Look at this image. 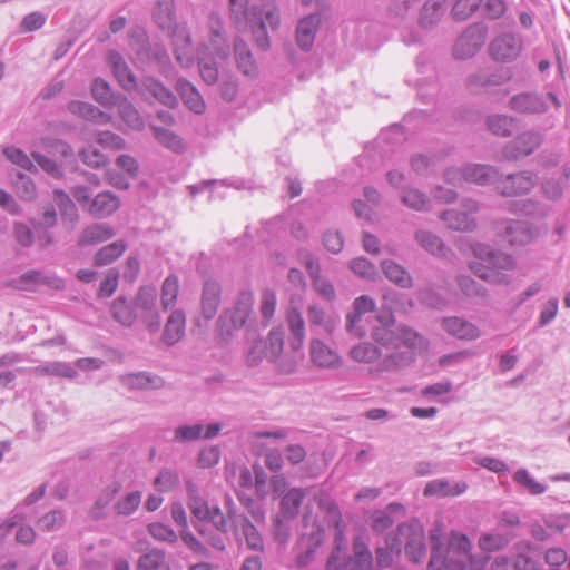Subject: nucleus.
<instances>
[{"mask_svg":"<svg viewBox=\"0 0 570 570\" xmlns=\"http://www.w3.org/2000/svg\"><path fill=\"white\" fill-rule=\"evenodd\" d=\"M401 202L406 207L417 212L428 210L430 207V199L428 196L421 190L411 187L402 188Z\"/></svg>","mask_w":570,"mask_h":570,"instance_id":"50","label":"nucleus"},{"mask_svg":"<svg viewBox=\"0 0 570 570\" xmlns=\"http://www.w3.org/2000/svg\"><path fill=\"white\" fill-rule=\"evenodd\" d=\"M465 181L478 185H494L498 178V169L489 165L469 164L464 166Z\"/></svg>","mask_w":570,"mask_h":570,"instance_id":"27","label":"nucleus"},{"mask_svg":"<svg viewBox=\"0 0 570 570\" xmlns=\"http://www.w3.org/2000/svg\"><path fill=\"white\" fill-rule=\"evenodd\" d=\"M155 23L165 32L177 24L174 0H159L153 11Z\"/></svg>","mask_w":570,"mask_h":570,"instance_id":"32","label":"nucleus"},{"mask_svg":"<svg viewBox=\"0 0 570 570\" xmlns=\"http://www.w3.org/2000/svg\"><path fill=\"white\" fill-rule=\"evenodd\" d=\"M445 12L444 0H429L424 3L420 23L423 28H431L436 24Z\"/></svg>","mask_w":570,"mask_h":570,"instance_id":"46","label":"nucleus"},{"mask_svg":"<svg viewBox=\"0 0 570 570\" xmlns=\"http://www.w3.org/2000/svg\"><path fill=\"white\" fill-rule=\"evenodd\" d=\"M142 493L138 490L127 493L114 504L115 514L118 517L131 515L139 508Z\"/></svg>","mask_w":570,"mask_h":570,"instance_id":"55","label":"nucleus"},{"mask_svg":"<svg viewBox=\"0 0 570 570\" xmlns=\"http://www.w3.org/2000/svg\"><path fill=\"white\" fill-rule=\"evenodd\" d=\"M222 303V285L208 278L204 282L200 294V317L207 323L212 321Z\"/></svg>","mask_w":570,"mask_h":570,"instance_id":"12","label":"nucleus"},{"mask_svg":"<svg viewBox=\"0 0 570 570\" xmlns=\"http://www.w3.org/2000/svg\"><path fill=\"white\" fill-rule=\"evenodd\" d=\"M67 109L70 114L97 125H106L111 120L110 115L86 101L71 100L68 102Z\"/></svg>","mask_w":570,"mask_h":570,"instance_id":"19","label":"nucleus"},{"mask_svg":"<svg viewBox=\"0 0 570 570\" xmlns=\"http://www.w3.org/2000/svg\"><path fill=\"white\" fill-rule=\"evenodd\" d=\"M247 26H249L252 30L253 39L257 48L262 51H267L271 47V41L262 13L259 12V14L253 19V22H248Z\"/></svg>","mask_w":570,"mask_h":570,"instance_id":"58","label":"nucleus"},{"mask_svg":"<svg viewBox=\"0 0 570 570\" xmlns=\"http://www.w3.org/2000/svg\"><path fill=\"white\" fill-rule=\"evenodd\" d=\"M415 240L419 245L432 255L443 256L445 254V246L442 239L435 234L420 229L415 232Z\"/></svg>","mask_w":570,"mask_h":570,"instance_id":"53","label":"nucleus"},{"mask_svg":"<svg viewBox=\"0 0 570 570\" xmlns=\"http://www.w3.org/2000/svg\"><path fill=\"white\" fill-rule=\"evenodd\" d=\"M385 544L397 556L404 548L407 559L413 563H420L426 554L425 533L417 521L399 524L394 532L386 535Z\"/></svg>","mask_w":570,"mask_h":570,"instance_id":"3","label":"nucleus"},{"mask_svg":"<svg viewBox=\"0 0 570 570\" xmlns=\"http://www.w3.org/2000/svg\"><path fill=\"white\" fill-rule=\"evenodd\" d=\"M209 43L217 58L226 60L229 57V46L223 37V27L219 21L210 27Z\"/></svg>","mask_w":570,"mask_h":570,"instance_id":"57","label":"nucleus"},{"mask_svg":"<svg viewBox=\"0 0 570 570\" xmlns=\"http://www.w3.org/2000/svg\"><path fill=\"white\" fill-rule=\"evenodd\" d=\"M513 538H515V534L511 531L507 533H485L480 537L479 547L484 552L502 550Z\"/></svg>","mask_w":570,"mask_h":570,"instance_id":"48","label":"nucleus"},{"mask_svg":"<svg viewBox=\"0 0 570 570\" xmlns=\"http://www.w3.org/2000/svg\"><path fill=\"white\" fill-rule=\"evenodd\" d=\"M91 95L95 101H97L100 106L104 108H111L115 107V104L118 100V97H120L122 94L115 92L111 89V86L109 82H107L105 79L100 77H96L92 80L91 87Z\"/></svg>","mask_w":570,"mask_h":570,"instance_id":"33","label":"nucleus"},{"mask_svg":"<svg viewBox=\"0 0 570 570\" xmlns=\"http://www.w3.org/2000/svg\"><path fill=\"white\" fill-rule=\"evenodd\" d=\"M441 326L449 335L463 341H474L481 335L476 325L458 316L444 317Z\"/></svg>","mask_w":570,"mask_h":570,"instance_id":"16","label":"nucleus"},{"mask_svg":"<svg viewBox=\"0 0 570 570\" xmlns=\"http://www.w3.org/2000/svg\"><path fill=\"white\" fill-rule=\"evenodd\" d=\"M126 248L124 240H116L101 247L94 256V265L98 267L110 265L125 253Z\"/></svg>","mask_w":570,"mask_h":570,"instance_id":"44","label":"nucleus"},{"mask_svg":"<svg viewBox=\"0 0 570 570\" xmlns=\"http://www.w3.org/2000/svg\"><path fill=\"white\" fill-rule=\"evenodd\" d=\"M384 276L400 288H411L413 279L410 273L392 259H385L381 264Z\"/></svg>","mask_w":570,"mask_h":570,"instance_id":"34","label":"nucleus"},{"mask_svg":"<svg viewBox=\"0 0 570 570\" xmlns=\"http://www.w3.org/2000/svg\"><path fill=\"white\" fill-rule=\"evenodd\" d=\"M287 322L292 334L289 345L294 351H297L302 347L305 337L304 320L301 313L293 309L287 315Z\"/></svg>","mask_w":570,"mask_h":570,"instance_id":"52","label":"nucleus"},{"mask_svg":"<svg viewBox=\"0 0 570 570\" xmlns=\"http://www.w3.org/2000/svg\"><path fill=\"white\" fill-rule=\"evenodd\" d=\"M108 63L119 86L126 91L137 90L139 83L124 57L116 50L108 53Z\"/></svg>","mask_w":570,"mask_h":570,"instance_id":"13","label":"nucleus"},{"mask_svg":"<svg viewBox=\"0 0 570 570\" xmlns=\"http://www.w3.org/2000/svg\"><path fill=\"white\" fill-rule=\"evenodd\" d=\"M305 493L302 489L293 488L288 490L281 499L279 511L286 520H293L299 512L301 504Z\"/></svg>","mask_w":570,"mask_h":570,"instance_id":"37","label":"nucleus"},{"mask_svg":"<svg viewBox=\"0 0 570 570\" xmlns=\"http://www.w3.org/2000/svg\"><path fill=\"white\" fill-rule=\"evenodd\" d=\"M157 289L154 286H141L135 297V307L145 312H153L157 301Z\"/></svg>","mask_w":570,"mask_h":570,"instance_id":"62","label":"nucleus"},{"mask_svg":"<svg viewBox=\"0 0 570 570\" xmlns=\"http://www.w3.org/2000/svg\"><path fill=\"white\" fill-rule=\"evenodd\" d=\"M176 90L179 94L184 105L193 112L200 115L205 111V101L196 87L187 79L179 78L176 83Z\"/></svg>","mask_w":570,"mask_h":570,"instance_id":"22","label":"nucleus"},{"mask_svg":"<svg viewBox=\"0 0 570 570\" xmlns=\"http://www.w3.org/2000/svg\"><path fill=\"white\" fill-rule=\"evenodd\" d=\"M116 235L114 228L107 224H92L86 227L79 236V245H95L106 242Z\"/></svg>","mask_w":570,"mask_h":570,"instance_id":"35","label":"nucleus"},{"mask_svg":"<svg viewBox=\"0 0 570 570\" xmlns=\"http://www.w3.org/2000/svg\"><path fill=\"white\" fill-rule=\"evenodd\" d=\"M440 218L448 228L458 232H472L476 228V222L466 212L454 208L441 213Z\"/></svg>","mask_w":570,"mask_h":570,"instance_id":"26","label":"nucleus"},{"mask_svg":"<svg viewBox=\"0 0 570 570\" xmlns=\"http://www.w3.org/2000/svg\"><path fill=\"white\" fill-rule=\"evenodd\" d=\"M13 187L21 199L31 200L36 197V185L28 175L18 173L13 179Z\"/></svg>","mask_w":570,"mask_h":570,"instance_id":"63","label":"nucleus"},{"mask_svg":"<svg viewBox=\"0 0 570 570\" xmlns=\"http://www.w3.org/2000/svg\"><path fill=\"white\" fill-rule=\"evenodd\" d=\"M249 0H229L230 18L236 24L253 22L257 13V7H248Z\"/></svg>","mask_w":570,"mask_h":570,"instance_id":"47","label":"nucleus"},{"mask_svg":"<svg viewBox=\"0 0 570 570\" xmlns=\"http://www.w3.org/2000/svg\"><path fill=\"white\" fill-rule=\"evenodd\" d=\"M121 383L130 390L160 389L164 386V380L148 372H137L122 375Z\"/></svg>","mask_w":570,"mask_h":570,"instance_id":"25","label":"nucleus"},{"mask_svg":"<svg viewBox=\"0 0 570 570\" xmlns=\"http://www.w3.org/2000/svg\"><path fill=\"white\" fill-rule=\"evenodd\" d=\"M186 316L181 309H174L164 327L161 341L167 346H173L185 335Z\"/></svg>","mask_w":570,"mask_h":570,"instance_id":"21","label":"nucleus"},{"mask_svg":"<svg viewBox=\"0 0 570 570\" xmlns=\"http://www.w3.org/2000/svg\"><path fill=\"white\" fill-rule=\"evenodd\" d=\"M523 50L522 37L514 32H503L493 38L489 45L490 57L498 62H512Z\"/></svg>","mask_w":570,"mask_h":570,"instance_id":"7","label":"nucleus"},{"mask_svg":"<svg viewBox=\"0 0 570 570\" xmlns=\"http://www.w3.org/2000/svg\"><path fill=\"white\" fill-rule=\"evenodd\" d=\"M343 570H373V556L365 543L354 542V554L348 557Z\"/></svg>","mask_w":570,"mask_h":570,"instance_id":"36","label":"nucleus"},{"mask_svg":"<svg viewBox=\"0 0 570 570\" xmlns=\"http://www.w3.org/2000/svg\"><path fill=\"white\" fill-rule=\"evenodd\" d=\"M375 302L367 295H362L353 302V311L346 316V331L355 337H363L366 331L358 325L364 314L373 312Z\"/></svg>","mask_w":570,"mask_h":570,"instance_id":"14","label":"nucleus"},{"mask_svg":"<svg viewBox=\"0 0 570 570\" xmlns=\"http://www.w3.org/2000/svg\"><path fill=\"white\" fill-rule=\"evenodd\" d=\"M311 358L320 367H334L341 362L338 354L320 340L311 342Z\"/></svg>","mask_w":570,"mask_h":570,"instance_id":"30","label":"nucleus"},{"mask_svg":"<svg viewBox=\"0 0 570 570\" xmlns=\"http://www.w3.org/2000/svg\"><path fill=\"white\" fill-rule=\"evenodd\" d=\"M138 570H171L166 562V552L159 548H153L142 553L137 561Z\"/></svg>","mask_w":570,"mask_h":570,"instance_id":"40","label":"nucleus"},{"mask_svg":"<svg viewBox=\"0 0 570 570\" xmlns=\"http://www.w3.org/2000/svg\"><path fill=\"white\" fill-rule=\"evenodd\" d=\"M165 32L171 38L175 59L179 63H183L185 60L188 61L191 39L186 26L177 23L173 29H168Z\"/></svg>","mask_w":570,"mask_h":570,"instance_id":"18","label":"nucleus"},{"mask_svg":"<svg viewBox=\"0 0 570 570\" xmlns=\"http://www.w3.org/2000/svg\"><path fill=\"white\" fill-rule=\"evenodd\" d=\"M431 557L429 561V570H452L451 558L448 548L444 547L440 537L431 533Z\"/></svg>","mask_w":570,"mask_h":570,"instance_id":"29","label":"nucleus"},{"mask_svg":"<svg viewBox=\"0 0 570 570\" xmlns=\"http://www.w3.org/2000/svg\"><path fill=\"white\" fill-rule=\"evenodd\" d=\"M120 206L119 198L111 191L97 194L88 205V212L97 218L111 216Z\"/></svg>","mask_w":570,"mask_h":570,"instance_id":"20","label":"nucleus"},{"mask_svg":"<svg viewBox=\"0 0 570 570\" xmlns=\"http://www.w3.org/2000/svg\"><path fill=\"white\" fill-rule=\"evenodd\" d=\"M111 315L116 322L124 326H131L137 317L135 304L119 296L111 304Z\"/></svg>","mask_w":570,"mask_h":570,"instance_id":"41","label":"nucleus"},{"mask_svg":"<svg viewBox=\"0 0 570 570\" xmlns=\"http://www.w3.org/2000/svg\"><path fill=\"white\" fill-rule=\"evenodd\" d=\"M19 284L22 289H31V285H47L51 288H61L62 281L59 277L46 275L40 271L30 269L19 277Z\"/></svg>","mask_w":570,"mask_h":570,"instance_id":"38","label":"nucleus"},{"mask_svg":"<svg viewBox=\"0 0 570 570\" xmlns=\"http://www.w3.org/2000/svg\"><path fill=\"white\" fill-rule=\"evenodd\" d=\"M350 355L354 361L371 363L380 358L381 352L377 346L365 342L354 346Z\"/></svg>","mask_w":570,"mask_h":570,"instance_id":"60","label":"nucleus"},{"mask_svg":"<svg viewBox=\"0 0 570 570\" xmlns=\"http://www.w3.org/2000/svg\"><path fill=\"white\" fill-rule=\"evenodd\" d=\"M513 550V570H542L541 561L531 556L532 544L530 542L520 541L514 544Z\"/></svg>","mask_w":570,"mask_h":570,"instance_id":"23","label":"nucleus"},{"mask_svg":"<svg viewBox=\"0 0 570 570\" xmlns=\"http://www.w3.org/2000/svg\"><path fill=\"white\" fill-rule=\"evenodd\" d=\"M488 130L494 136L511 137L515 127L517 119L509 115L493 114L485 118Z\"/></svg>","mask_w":570,"mask_h":570,"instance_id":"31","label":"nucleus"},{"mask_svg":"<svg viewBox=\"0 0 570 570\" xmlns=\"http://www.w3.org/2000/svg\"><path fill=\"white\" fill-rule=\"evenodd\" d=\"M321 23L322 17L320 12L311 13L298 21L296 43L303 51L307 52L312 49Z\"/></svg>","mask_w":570,"mask_h":570,"instance_id":"15","label":"nucleus"},{"mask_svg":"<svg viewBox=\"0 0 570 570\" xmlns=\"http://www.w3.org/2000/svg\"><path fill=\"white\" fill-rule=\"evenodd\" d=\"M187 505L191 514L198 520H205L209 514L208 503L200 497L197 487L191 482H186Z\"/></svg>","mask_w":570,"mask_h":570,"instance_id":"43","label":"nucleus"},{"mask_svg":"<svg viewBox=\"0 0 570 570\" xmlns=\"http://www.w3.org/2000/svg\"><path fill=\"white\" fill-rule=\"evenodd\" d=\"M423 341V337L413 328L399 324L397 325V337H396V348L401 346L406 347V351L413 352L414 348H417Z\"/></svg>","mask_w":570,"mask_h":570,"instance_id":"56","label":"nucleus"},{"mask_svg":"<svg viewBox=\"0 0 570 570\" xmlns=\"http://www.w3.org/2000/svg\"><path fill=\"white\" fill-rule=\"evenodd\" d=\"M456 283L460 291L466 297H485V287L469 275H459Z\"/></svg>","mask_w":570,"mask_h":570,"instance_id":"61","label":"nucleus"},{"mask_svg":"<svg viewBox=\"0 0 570 570\" xmlns=\"http://www.w3.org/2000/svg\"><path fill=\"white\" fill-rule=\"evenodd\" d=\"M348 266L355 275L366 281H374L379 275L376 266L363 256L353 258Z\"/></svg>","mask_w":570,"mask_h":570,"instance_id":"59","label":"nucleus"},{"mask_svg":"<svg viewBox=\"0 0 570 570\" xmlns=\"http://www.w3.org/2000/svg\"><path fill=\"white\" fill-rule=\"evenodd\" d=\"M448 553L452 559V570H480L483 564L480 567L475 566L473 562V557L471 554V541L465 534L459 532H452L449 542H448Z\"/></svg>","mask_w":570,"mask_h":570,"instance_id":"9","label":"nucleus"},{"mask_svg":"<svg viewBox=\"0 0 570 570\" xmlns=\"http://www.w3.org/2000/svg\"><path fill=\"white\" fill-rule=\"evenodd\" d=\"M154 134L155 139L163 145L164 147L168 148L169 150L174 153H183L185 149L184 140L176 135L174 131L159 127V126H151L150 127Z\"/></svg>","mask_w":570,"mask_h":570,"instance_id":"51","label":"nucleus"},{"mask_svg":"<svg viewBox=\"0 0 570 570\" xmlns=\"http://www.w3.org/2000/svg\"><path fill=\"white\" fill-rule=\"evenodd\" d=\"M137 91L145 100L154 99L158 104L170 109L178 107V99L173 90L155 77H142Z\"/></svg>","mask_w":570,"mask_h":570,"instance_id":"11","label":"nucleus"},{"mask_svg":"<svg viewBox=\"0 0 570 570\" xmlns=\"http://www.w3.org/2000/svg\"><path fill=\"white\" fill-rule=\"evenodd\" d=\"M538 176L531 170H521L503 175L498 171L495 189L504 197H517L529 194L537 185Z\"/></svg>","mask_w":570,"mask_h":570,"instance_id":"5","label":"nucleus"},{"mask_svg":"<svg viewBox=\"0 0 570 570\" xmlns=\"http://www.w3.org/2000/svg\"><path fill=\"white\" fill-rule=\"evenodd\" d=\"M379 325L372 330V338L385 347L396 348L397 325L392 315L380 317Z\"/></svg>","mask_w":570,"mask_h":570,"instance_id":"24","label":"nucleus"},{"mask_svg":"<svg viewBox=\"0 0 570 570\" xmlns=\"http://www.w3.org/2000/svg\"><path fill=\"white\" fill-rule=\"evenodd\" d=\"M488 27L483 22L470 24L458 38L453 47L456 59H469L475 56L485 42Z\"/></svg>","mask_w":570,"mask_h":570,"instance_id":"6","label":"nucleus"},{"mask_svg":"<svg viewBox=\"0 0 570 570\" xmlns=\"http://www.w3.org/2000/svg\"><path fill=\"white\" fill-rule=\"evenodd\" d=\"M508 107L521 116H542L550 109L546 97L534 90L521 91L511 96Z\"/></svg>","mask_w":570,"mask_h":570,"instance_id":"8","label":"nucleus"},{"mask_svg":"<svg viewBox=\"0 0 570 570\" xmlns=\"http://www.w3.org/2000/svg\"><path fill=\"white\" fill-rule=\"evenodd\" d=\"M35 373L39 375H51L67 379H73L78 374L77 370L71 364L66 362H52L38 365L35 367Z\"/></svg>","mask_w":570,"mask_h":570,"instance_id":"54","label":"nucleus"},{"mask_svg":"<svg viewBox=\"0 0 570 570\" xmlns=\"http://www.w3.org/2000/svg\"><path fill=\"white\" fill-rule=\"evenodd\" d=\"M3 155L7 157V159L20 168L27 171H37V167L22 149L14 146L7 147L3 149Z\"/></svg>","mask_w":570,"mask_h":570,"instance_id":"64","label":"nucleus"},{"mask_svg":"<svg viewBox=\"0 0 570 570\" xmlns=\"http://www.w3.org/2000/svg\"><path fill=\"white\" fill-rule=\"evenodd\" d=\"M543 141L544 136L540 131L525 130L503 146L501 150L502 158L508 161L523 159L539 149Z\"/></svg>","mask_w":570,"mask_h":570,"instance_id":"4","label":"nucleus"},{"mask_svg":"<svg viewBox=\"0 0 570 570\" xmlns=\"http://www.w3.org/2000/svg\"><path fill=\"white\" fill-rule=\"evenodd\" d=\"M239 522L236 524L242 529L248 549L254 551H263L264 542L261 533L256 527L249 521V519L242 514L238 517Z\"/></svg>","mask_w":570,"mask_h":570,"instance_id":"49","label":"nucleus"},{"mask_svg":"<svg viewBox=\"0 0 570 570\" xmlns=\"http://www.w3.org/2000/svg\"><path fill=\"white\" fill-rule=\"evenodd\" d=\"M115 106L118 108L119 117L132 129H142L144 120L129 99L121 95Z\"/></svg>","mask_w":570,"mask_h":570,"instance_id":"42","label":"nucleus"},{"mask_svg":"<svg viewBox=\"0 0 570 570\" xmlns=\"http://www.w3.org/2000/svg\"><path fill=\"white\" fill-rule=\"evenodd\" d=\"M468 485L465 482H456L452 484L446 480L436 479L426 483L423 494L425 497H456L464 493Z\"/></svg>","mask_w":570,"mask_h":570,"instance_id":"28","label":"nucleus"},{"mask_svg":"<svg viewBox=\"0 0 570 570\" xmlns=\"http://www.w3.org/2000/svg\"><path fill=\"white\" fill-rule=\"evenodd\" d=\"M413 360V352L396 350L381 360L377 364L376 372H392L409 365Z\"/></svg>","mask_w":570,"mask_h":570,"instance_id":"45","label":"nucleus"},{"mask_svg":"<svg viewBox=\"0 0 570 570\" xmlns=\"http://www.w3.org/2000/svg\"><path fill=\"white\" fill-rule=\"evenodd\" d=\"M234 58L237 69L248 78H256L258 67L248 45L239 37L234 39Z\"/></svg>","mask_w":570,"mask_h":570,"instance_id":"17","label":"nucleus"},{"mask_svg":"<svg viewBox=\"0 0 570 570\" xmlns=\"http://www.w3.org/2000/svg\"><path fill=\"white\" fill-rule=\"evenodd\" d=\"M501 239L511 246H524L534 238V232L528 222L504 219L497 224Z\"/></svg>","mask_w":570,"mask_h":570,"instance_id":"10","label":"nucleus"},{"mask_svg":"<svg viewBox=\"0 0 570 570\" xmlns=\"http://www.w3.org/2000/svg\"><path fill=\"white\" fill-rule=\"evenodd\" d=\"M474 254L481 263L472 265L471 268L480 278L493 284H509L511 282L508 272L515 266V261L511 255L493 249L489 245H478L474 248Z\"/></svg>","mask_w":570,"mask_h":570,"instance_id":"2","label":"nucleus"},{"mask_svg":"<svg viewBox=\"0 0 570 570\" xmlns=\"http://www.w3.org/2000/svg\"><path fill=\"white\" fill-rule=\"evenodd\" d=\"M53 194L62 222L72 227L79 219L78 209L73 200L62 189H55Z\"/></svg>","mask_w":570,"mask_h":570,"instance_id":"39","label":"nucleus"},{"mask_svg":"<svg viewBox=\"0 0 570 570\" xmlns=\"http://www.w3.org/2000/svg\"><path fill=\"white\" fill-rule=\"evenodd\" d=\"M253 305V292L242 289L238 292L233 307L220 313L215 324L216 337L220 345L229 344L239 330L246 327L249 331Z\"/></svg>","mask_w":570,"mask_h":570,"instance_id":"1","label":"nucleus"}]
</instances>
